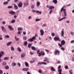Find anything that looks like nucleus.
<instances>
[{
    "mask_svg": "<svg viewBox=\"0 0 74 74\" xmlns=\"http://www.w3.org/2000/svg\"><path fill=\"white\" fill-rule=\"evenodd\" d=\"M47 26V24H43V25L42 26V27H46Z\"/></svg>",
    "mask_w": 74,
    "mask_h": 74,
    "instance_id": "47",
    "label": "nucleus"
},
{
    "mask_svg": "<svg viewBox=\"0 0 74 74\" xmlns=\"http://www.w3.org/2000/svg\"><path fill=\"white\" fill-rule=\"evenodd\" d=\"M62 69H58V71H59V74H62L61 73L62 72Z\"/></svg>",
    "mask_w": 74,
    "mask_h": 74,
    "instance_id": "25",
    "label": "nucleus"
},
{
    "mask_svg": "<svg viewBox=\"0 0 74 74\" xmlns=\"http://www.w3.org/2000/svg\"><path fill=\"white\" fill-rule=\"evenodd\" d=\"M61 68V66L60 65H59L58 67V69H60Z\"/></svg>",
    "mask_w": 74,
    "mask_h": 74,
    "instance_id": "60",
    "label": "nucleus"
},
{
    "mask_svg": "<svg viewBox=\"0 0 74 74\" xmlns=\"http://www.w3.org/2000/svg\"><path fill=\"white\" fill-rule=\"evenodd\" d=\"M9 13L11 15L15 14V12L13 11H11L9 12Z\"/></svg>",
    "mask_w": 74,
    "mask_h": 74,
    "instance_id": "15",
    "label": "nucleus"
},
{
    "mask_svg": "<svg viewBox=\"0 0 74 74\" xmlns=\"http://www.w3.org/2000/svg\"><path fill=\"white\" fill-rule=\"evenodd\" d=\"M60 17L59 18H58V21H59V22H60L61 21H63V19L62 18H60Z\"/></svg>",
    "mask_w": 74,
    "mask_h": 74,
    "instance_id": "35",
    "label": "nucleus"
},
{
    "mask_svg": "<svg viewBox=\"0 0 74 74\" xmlns=\"http://www.w3.org/2000/svg\"><path fill=\"white\" fill-rule=\"evenodd\" d=\"M16 65V64L15 62H13L11 66L12 67L15 66Z\"/></svg>",
    "mask_w": 74,
    "mask_h": 74,
    "instance_id": "17",
    "label": "nucleus"
},
{
    "mask_svg": "<svg viewBox=\"0 0 74 74\" xmlns=\"http://www.w3.org/2000/svg\"><path fill=\"white\" fill-rule=\"evenodd\" d=\"M11 51H15V49L14 48V47H13V46H11Z\"/></svg>",
    "mask_w": 74,
    "mask_h": 74,
    "instance_id": "24",
    "label": "nucleus"
},
{
    "mask_svg": "<svg viewBox=\"0 0 74 74\" xmlns=\"http://www.w3.org/2000/svg\"><path fill=\"white\" fill-rule=\"evenodd\" d=\"M32 50H36V48H35V47L34 46L32 47Z\"/></svg>",
    "mask_w": 74,
    "mask_h": 74,
    "instance_id": "41",
    "label": "nucleus"
},
{
    "mask_svg": "<svg viewBox=\"0 0 74 74\" xmlns=\"http://www.w3.org/2000/svg\"><path fill=\"white\" fill-rule=\"evenodd\" d=\"M54 55H60V51H59V50H57L54 51Z\"/></svg>",
    "mask_w": 74,
    "mask_h": 74,
    "instance_id": "4",
    "label": "nucleus"
},
{
    "mask_svg": "<svg viewBox=\"0 0 74 74\" xmlns=\"http://www.w3.org/2000/svg\"><path fill=\"white\" fill-rule=\"evenodd\" d=\"M40 54H41V55L44 56V55H45V53L44 52H42V51H41L40 52Z\"/></svg>",
    "mask_w": 74,
    "mask_h": 74,
    "instance_id": "30",
    "label": "nucleus"
},
{
    "mask_svg": "<svg viewBox=\"0 0 74 74\" xmlns=\"http://www.w3.org/2000/svg\"><path fill=\"white\" fill-rule=\"evenodd\" d=\"M23 29L22 27H19L18 28V31H19V30H22Z\"/></svg>",
    "mask_w": 74,
    "mask_h": 74,
    "instance_id": "37",
    "label": "nucleus"
},
{
    "mask_svg": "<svg viewBox=\"0 0 74 74\" xmlns=\"http://www.w3.org/2000/svg\"><path fill=\"white\" fill-rule=\"evenodd\" d=\"M17 64H18V66L19 67H20L21 66V63H20L19 62H18L17 63Z\"/></svg>",
    "mask_w": 74,
    "mask_h": 74,
    "instance_id": "48",
    "label": "nucleus"
},
{
    "mask_svg": "<svg viewBox=\"0 0 74 74\" xmlns=\"http://www.w3.org/2000/svg\"><path fill=\"white\" fill-rule=\"evenodd\" d=\"M9 59L10 58L9 57H6L3 58V60H9Z\"/></svg>",
    "mask_w": 74,
    "mask_h": 74,
    "instance_id": "21",
    "label": "nucleus"
},
{
    "mask_svg": "<svg viewBox=\"0 0 74 74\" xmlns=\"http://www.w3.org/2000/svg\"><path fill=\"white\" fill-rule=\"evenodd\" d=\"M51 71H55V69L53 67H51Z\"/></svg>",
    "mask_w": 74,
    "mask_h": 74,
    "instance_id": "26",
    "label": "nucleus"
},
{
    "mask_svg": "<svg viewBox=\"0 0 74 74\" xmlns=\"http://www.w3.org/2000/svg\"><path fill=\"white\" fill-rule=\"evenodd\" d=\"M40 50H38L37 51V53L38 54V56L39 57H40L41 56V52H40Z\"/></svg>",
    "mask_w": 74,
    "mask_h": 74,
    "instance_id": "13",
    "label": "nucleus"
},
{
    "mask_svg": "<svg viewBox=\"0 0 74 74\" xmlns=\"http://www.w3.org/2000/svg\"><path fill=\"white\" fill-rule=\"evenodd\" d=\"M2 64V66H6L7 63H6L5 62H3Z\"/></svg>",
    "mask_w": 74,
    "mask_h": 74,
    "instance_id": "29",
    "label": "nucleus"
},
{
    "mask_svg": "<svg viewBox=\"0 0 74 74\" xmlns=\"http://www.w3.org/2000/svg\"><path fill=\"white\" fill-rule=\"evenodd\" d=\"M5 68L6 70H8V69H9V66H8V65H7L5 67Z\"/></svg>",
    "mask_w": 74,
    "mask_h": 74,
    "instance_id": "33",
    "label": "nucleus"
},
{
    "mask_svg": "<svg viewBox=\"0 0 74 74\" xmlns=\"http://www.w3.org/2000/svg\"><path fill=\"white\" fill-rule=\"evenodd\" d=\"M22 70L23 71H27L29 70V68H24L22 69Z\"/></svg>",
    "mask_w": 74,
    "mask_h": 74,
    "instance_id": "14",
    "label": "nucleus"
},
{
    "mask_svg": "<svg viewBox=\"0 0 74 74\" xmlns=\"http://www.w3.org/2000/svg\"><path fill=\"white\" fill-rule=\"evenodd\" d=\"M16 12L17 14H19V10H17L16 11Z\"/></svg>",
    "mask_w": 74,
    "mask_h": 74,
    "instance_id": "58",
    "label": "nucleus"
},
{
    "mask_svg": "<svg viewBox=\"0 0 74 74\" xmlns=\"http://www.w3.org/2000/svg\"><path fill=\"white\" fill-rule=\"evenodd\" d=\"M2 31H3V32H4L5 33L7 32V30H6V29L5 28L2 30Z\"/></svg>",
    "mask_w": 74,
    "mask_h": 74,
    "instance_id": "40",
    "label": "nucleus"
},
{
    "mask_svg": "<svg viewBox=\"0 0 74 74\" xmlns=\"http://www.w3.org/2000/svg\"><path fill=\"white\" fill-rule=\"evenodd\" d=\"M53 12V11L52 10H51L49 12V14H52V12Z\"/></svg>",
    "mask_w": 74,
    "mask_h": 74,
    "instance_id": "44",
    "label": "nucleus"
},
{
    "mask_svg": "<svg viewBox=\"0 0 74 74\" xmlns=\"http://www.w3.org/2000/svg\"><path fill=\"white\" fill-rule=\"evenodd\" d=\"M40 2H37V4H36L37 5V6H39V5H40Z\"/></svg>",
    "mask_w": 74,
    "mask_h": 74,
    "instance_id": "46",
    "label": "nucleus"
},
{
    "mask_svg": "<svg viewBox=\"0 0 74 74\" xmlns=\"http://www.w3.org/2000/svg\"><path fill=\"white\" fill-rule=\"evenodd\" d=\"M8 28L10 30L13 31L14 30V28L12 27L11 25L8 26Z\"/></svg>",
    "mask_w": 74,
    "mask_h": 74,
    "instance_id": "12",
    "label": "nucleus"
},
{
    "mask_svg": "<svg viewBox=\"0 0 74 74\" xmlns=\"http://www.w3.org/2000/svg\"><path fill=\"white\" fill-rule=\"evenodd\" d=\"M1 29H2V30H3L5 29V28L3 26H2L1 27Z\"/></svg>",
    "mask_w": 74,
    "mask_h": 74,
    "instance_id": "49",
    "label": "nucleus"
},
{
    "mask_svg": "<svg viewBox=\"0 0 74 74\" xmlns=\"http://www.w3.org/2000/svg\"><path fill=\"white\" fill-rule=\"evenodd\" d=\"M29 54L31 55H33V53L31 51L29 52Z\"/></svg>",
    "mask_w": 74,
    "mask_h": 74,
    "instance_id": "57",
    "label": "nucleus"
},
{
    "mask_svg": "<svg viewBox=\"0 0 74 74\" xmlns=\"http://www.w3.org/2000/svg\"><path fill=\"white\" fill-rule=\"evenodd\" d=\"M23 34H24V35H26V33L25 32H23Z\"/></svg>",
    "mask_w": 74,
    "mask_h": 74,
    "instance_id": "61",
    "label": "nucleus"
},
{
    "mask_svg": "<svg viewBox=\"0 0 74 74\" xmlns=\"http://www.w3.org/2000/svg\"><path fill=\"white\" fill-rule=\"evenodd\" d=\"M64 29H62L61 31V34L62 37H63V36H64Z\"/></svg>",
    "mask_w": 74,
    "mask_h": 74,
    "instance_id": "10",
    "label": "nucleus"
},
{
    "mask_svg": "<svg viewBox=\"0 0 74 74\" xmlns=\"http://www.w3.org/2000/svg\"><path fill=\"white\" fill-rule=\"evenodd\" d=\"M23 40H24L25 41L26 40H27V38L26 36H24L23 37Z\"/></svg>",
    "mask_w": 74,
    "mask_h": 74,
    "instance_id": "38",
    "label": "nucleus"
},
{
    "mask_svg": "<svg viewBox=\"0 0 74 74\" xmlns=\"http://www.w3.org/2000/svg\"><path fill=\"white\" fill-rule=\"evenodd\" d=\"M53 3H54V4H57V3H58V1L57 0H53Z\"/></svg>",
    "mask_w": 74,
    "mask_h": 74,
    "instance_id": "31",
    "label": "nucleus"
},
{
    "mask_svg": "<svg viewBox=\"0 0 74 74\" xmlns=\"http://www.w3.org/2000/svg\"><path fill=\"white\" fill-rule=\"evenodd\" d=\"M36 38L35 37H33L32 38L29 39L28 41L30 42H32L34 39H36Z\"/></svg>",
    "mask_w": 74,
    "mask_h": 74,
    "instance_id": "7",
    "label": "nucleus"
},
{
    "mask_svg": "<svg viewBox=\"0 0 74 74\" xmlns=\"http://www.w3.org/2000/svg\"><path fill=\"white\" fill-rule=\"evenodd\" d=\"M44 59H46L44 60V62H45V61H48V60H49V59H47L46 58H45Z\"/></svg>",
    "mask_w": 74,
    "mask_h": 74,
    "instance_id": "39",
    "label": "nucleus"
},
{
    "mask_svg": "<svg viewBox=\"0 0 74 74\" xmlns=\"http://www.w3.org/2000/svg\"><path fill=\"white\" fill-rule=\"evenodd\" d=\"M25 65L26 67H29V64L27 62H25Z\"/></svg>",
    "mask_w": 74,
    "mask_h": 74,
    "instance_id": "23",
    "label": "nucleus"
},
{
    "mask_svg": "<svg viewBox=\"0 0 74 74\" xmlns=\"http://www.w3.org/2000/svg\"><path fill=\"white\" fill-rule=\"evenodd\" d=\"M2 24H3V25H5V21H3L2 22Z\"/></svg>",
    "mask_w": 74,
    "mask_h": 74,
    "instance_id": "63",
    "label": "nucleus"
},
{
    "mask_svg": "<svg viewBox=\"0 0 74 74\" xmlns=\"http://www.w3.org/2000/svg\"><path fill=\"white\" fill-rule=\"evenodd\" d=\"M36 13L37 14H42V12H41V11H39L38 10H37L36 11Z\"/></svg>",
    "mask_w": 74,
    "mask_h": 74,
    "instance_id": "27",
    "label": "nucleus"
},
{
    "mask_svg": "<svg viewBox=\"0 0 74 74\" xmlns=\"http://www.w3.org/2000/svg\"><path fill=\"white\" fill-rule=\"evenodd\" d=\"M5 38H10V36L9 35H6L5 36Z\"/></svg>",
    "mask_w": 74,
    "mask_h": 74,
    "instance_id": "43",
    "label": "nucleus"
},
{
    "mask_svg": "<svg viewBox=\"0 0 74 74\" xmlns=\"http://www.w3.org/2000/svg\"><path fill=\"white\" fill-rule=\"evenodd\" d=\"M51 35L52 36H55V33H52L51 34Z\"/></svg>",
    "mask_w": 74,
    "mask_h": 74,
    "instance_id": "62",
    "label": "nucleus"
},
{
    "mask_svg": "<svg viewBox=\"0 0 74 74\" xmlns=\"http://www.w3.org/2000/svg\"><path fill=\"white\" fill-rule=\"evenodd\" d=\"M32 46V45L31 44H29L28 45V47L29 48H30Z\"/></svg>",
    "mask_w": 74,
    "mask_h": 74,
    "instance_id": "52",
    "label": "nucleus"
},
{
    "mask_svg": "<svg viewBox=\"0 0 74 74\" xmlns=\"http://www.w3.org/2000/svg\"><path fill=\"white\" fill-rule=\"evenodd\" d=\"M32 18V17L31 16H29L28 18V19H31Z\"/></svg>",
    "mask_w": 74,
    "mask_h": 74,
    "instance_id": "54",
    "label": "nucleus"
},
{
    "mask_svg": "<svg viewBox=\"0 0 74 74\" xmlns=\"http://www.w3.org/2000/svg\"><path fill=\"white\" fill-rule=\"evenodd\" d=\"M54 41H61V40L58 37H55L54 38Z\"/></svg>",
    "mask_w": 74,
    "mask_h": 74,
    "instance_id": "6",
    "label": "nucleus"
},
{
    "mask_svg": "<svg viewBox=\"0 0 74 74\" xmlns=\"http://www.w3.org/2000/svg\"><path fill=\"white\" fill-rule=\"evenodd\" d=\"M65 69H69V67L68 66L66 65L65 66Z\"/></svg>",
    "mask_w": 74,
    "mask_h": 74,
    "instance_id": "50",
    "label": "nucleus"
},
{
    "mask_svg": "<svg viewBox=\"0 0 74 74\" xmlns=\"http://www.w3.org/2000/svg\"><path fill=\"white\" fill-rule=\"evenodd\" d=\"M38 71L39 73H40V74H42V70H41L39 69Z\"/></svg>",
    "mask_w": 74,
    "mask_h": 74,
    "instance_id": "42",
    "label": "nucleus"
},
{
    "mask_svg": "<svg viewBox=\"0 0 74 74\" xmlns=\"http://www.w3.org/2000/svg\"><path fill=\"white\" fill-rule=\"evenodd\" d=\"M71 35H72V36H74V32L72 31V32H71Z\"/></svg>",
    "mask_w": 74,
    "mask_h": 74,
    "instance_id": "45",
    "label": "nucleus"
},
{
    "mask_svg": "<svg viewBox=\"0 0 74 74\" xmlns=\"http://www.w3.org/2000/svg\"><path fill=\"white\" fill-rule=\"evenodd\" d=\"M34 61H30V63H34Z\"/></svg>",
    "mask_w": 74,
    "mask_h": 74,
    "instance_id": "56",
    "label": "nucleus"
},
{
    "mask_svg": "<svg viewBox=\"0 0 74 74\" xmlns=\"http://www.w3.org/2000/svg\"><path fill=\"white\" fill-rule=\"evenodd\" d=\"M25 56H26V54H25V53H22L21 54V58H24V57H25Z\"/></svg>",
    "mask_w": 74,
    "mask_h": 74,
    "instance_id": "11",
    "label": "nucleus"
},
{
    "mask_svg": "<svg viewBox=\"0 0 74 74\" xmlns=\"http://www.w3.org/2000/svg\"><path fill=\"white\" fill-rule=\"evenodd\" d=\"M24 7H26V6H28L29 5V0H26L25 2L24 3Z\"/></svg>",
    "mask_w": 74,
    "mask_h": 74,
    "instance_id": "5",
    "label": "nucleus"
},
{
    "mask_svg": "<svg viewBox=\"0 0 74 74\" xmlns=\"http://www.w3.org/2000/svg\"><path fill=\"white\" fill-rule=\"evenodd\" d=\"M38 64H40V65H41V64H44L45 65H47V64L46 63H45L44 62H39L38 63Z\"/></svg>",
    "mask_w": 74,
    "mask_h": 74,
    "instance_id": "9",
    "label": "nucleus"
},
{
    "mask_svg": "<svg viewBox=\"0 0 74 74\" xmlns=\"http://www.w3.org/2000/svg\"><path fill=\"white\" fill-rule=\"evenodd\" d=\"M40 20H41L40 19L36 18L35 19V21L36 22H38V21H40Z\"/></svg>",
    "mask_w": 74,
    "mask_h": 74,
    "instance_id": "34",
    "label": "nucleus"
},
{
    "mask_svg": "<svg viewBox=\"0 0 74 74\" xmlns=\"http://www.w3.org/2000/svg\"><path fill=\"white\" fill-rule=\"evenodd\" d=\"M4 53L3 51H1L0 52V62H1L2 61V59H1V58L2 57V56H4Z\"/></svg>",
    "mask_w": 74,
    "mask_h": 74,
    "instance_id": "2",
    "label": "nucleus"
},
{
    "mask_svg": "<svg viewBox=\"0 0 74 74\" xmlns=\"http://www.w3.org/2000/svg\"><path fill=\"white\" fill-rule=\"evenodd\" d=\"M64 8H66V6L64 5L63 6L62 8L61 9L60 12H62L63 10L64 12V16H67V13H66V9H64Z\"/></svg>",
    "mask_w": 74,
    "mask_h": 74,
    "instance_id": "1",
    "label": "nucleus"
},
{
    "mask_svg": "<svg viewBox=\"0 0 74 74\" xmlns=\"http://www.w3.org/2000/svg\"><path fill=\"white\" fill-rule=\"evenodd\" d=\"M17 50L18 51V52H22V50L21 49V48H20V47H18L17 48Z\"/></svg>",
    "mask_w": 74,
    "mask_h": 74,
    "instance_id": "22",
    "label": "nucleus"
},
{
    "mask_svg": "<svg viewBox=\"0 0 74 74\" xmlns=\"http://www.w3.org/2000/svg\"><path fill=\"white\" fill-rule=\"evenodd\" d=\"M40 35L41 36H43L44 34V31L42 29H41L40 30Z\"/></svg>",
    "mask_w": 74,
    "mask_h": 74,
    "instance_id": "8",
    "label": "nucleus"
},
{
    "mask_svg": "<svg viewBox=\"0 0 74 74\" xmlns=\"http://www.w3.org/2000/svg\"><path fill=\"white\" fill-rule=\"evenodd\" d=\"M31 8H34V5H32L31 6Z\"/></svg>",
    "mask_w": 74,
    "mask_h": 74,
    "instance_id": "64",
    "label": "nucleus"
},
{
    "mask_svg": "<svg viewBox=\"0 0 74 74\" xmlns=\"http://www.w3.org/2000/svg\"><path fill=\"white\" fill-rule=\"evenodd\" d=\"M61 50H62V51H64L65 49H64V47H61Z\"/></svg>",
    "mask_w": 74,
    "mask_h": 74,
    "instance_id": "51",
    "label": "nucleus"
},
{
    "mask_svg": "<svg viewBox=\"0 0 74 74\" xmlns=\"http://www.w3.org/2000/svg\"><path fill=\"white\" fill-rule=\"evenodd\" d=\"M3 73V71L1 70H0V74H2Z\"/></svg>",
    "mask_w": 74,
    "mask_h": 74,
    "instance_id": "55",
    "label": "nucleus"
},
{
    "mask_svg": "<svg viewBox=\"0 0 74 74\" xmlns=\"http://www.w3.org/2000/svg\"><path fill=\"white\" fill-rule=\"evenodd\" d=\"M14 8L15 9V10H18V6L16 5H15V4H14Z\"/></svg>",
    "mask_w": 74,
    "mask_h": 74,
    "instance_id": "18",
    "label": "nucleus"
},
{
    "mask_svg": "<svg viewBox=\"0 0 74 74\" xmlns=\"http://www.w3.org/2000/svg\"><path fill=\"white\" fill-rule=\"evenodd\" d=\"M11 44H12V42H9L7 43L6 45L7 46H10Z\"/></svg>",
    "mask_w": 74,
    "mask_h": 74,
    "instance_id": "20",
    "label": "nucleus"
},
{
    "mask_svg": "<svg viewBox=\"0 0 74 74\" xmlns=\"http://www.w3.org/2000/svg\"><path fill=\"white\" fill-rule=\"evenodd\" d=\"M24 45L25 46H26L27 45V42L26 41H25L24 43Z\"/></svg>",
    "mask_w": 74,
    "mask_h": 74,
    "instance_id": "28",
    "label": "nucleus"
},
{
    "mask_svg": "<svg viewBox=\"0 0 74 74\" xmlns=\"http://www.w3.org/2000/svg\"><path fill=\"white\" fill-rule=\"evenodd\" d=\"M54 6H49V9H50V10H51V9H54Z\"/></svg>",
    "mask_w": 74,
    "mask_h": 74,
    "instance_id": "32",
    "label": "nucleus"
},
{
    "mask_svg": "<svg viewBox=\"0 0 74 74\" xmlns=\"http://www.w3.org/2000/svg\"><path fill=\"white\" fill-rule=\"evenodd\" d=\"M3 5H7L8 4V1H6L3 2Z\"/></svg>",
    "mask_w": 74,
    "mask_h": 74,
    "instance_id": "19",
    "label": "nucleus"
},
{
    "mask_svg": "<svg viewBox=\"0 0 74 74\" xmlns=\"http://www.w3.org/2000/svg\"><path fill=\"white\" fill-rule=\"evenodd\" d=\"M15 22V20H13L11 21V23H14Z\"/></svg>",
    "mask_w": 74,
    "mask_h": 74,
    "instance_id": "36",
    "label": "nucleus"
},
{
    "mask_svg": "<svg viewBox=\"0 0 74 74\" xmlns=\"http://www.w3.org/2000/svg\"><path fill=\"white\" fill-rule=\"evenodd\" d=\"M22 2H20L19 4L18 5V7H22Z\"/></svg>",
    "mask_w": 74,
    "mask_h": 74,
    "instance_id": "16",
    "label": "nucleus"
},
{
    "mask_svg": "<svg viewBox=\"0 0 74 74\" xmlns=\"http://www.w3.org/2000/svg\"><path fill=\"white\" fill-rule=\"evenodd\" d=\"M12 7L11 6H10L8 7V8H12Z\"/></svg>",
    "mask_w": 74,
    "mask_h": 74,
    "instance_id": "59",
    "label": "nucleus"
},
{
    "mask_svg": "<svg viewBox=\"0 0 74 74\" xmlns=\"http://www.w3.org/2000/svg\"><path fill=\"white\" fill-rule=\"evenodd\" d=\"M62 18V20H63L64 19H67V17H64Z\"/></svg>",
    "mask_w": 74,
    "mask_h": 74,
    "instance_id": "53",
    "label": "nucleus"
},
{
    "mask_svg": "<svg viewBox=\"0 0 74 74\" xmlns=\"http://www.w3.org/2000/svg\"><path fill=\"white\" fill-rule=\"evenodd\" d=\"M65 43H66V42L64 40H62L61 42V45L60 43L58 44V45L60 47H62V45H64L65 44Z\"/></svg>",
    "mask_w": 74,
    "mask_h": 74,
    "instance_id": "3",
    "label": "nucleus"
}]
</instances>
